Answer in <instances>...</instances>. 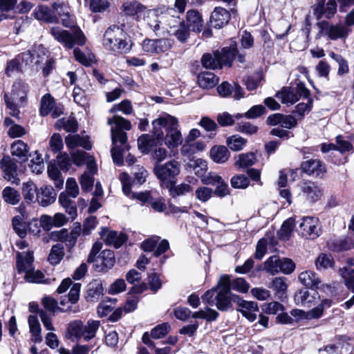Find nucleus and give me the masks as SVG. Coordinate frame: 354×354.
I'll return each mask as SVG.
<instances>
[{
  "mask_svg": "<svg viewBox=\"0 0 354 354\" xmlns=\"http://www.w3.org/2000/svg\"><path fill=\"white\" fill-rule=\"evenodd\" d=\"M152 126L153 134L158 140H162L165 129V145L169 148H175L182 144L183 137L178 129V121L176 118L169 114L160 116L152 122Z\"/></svg>",
  "mask_w": 354,
  "mask_h": 354,
  "instance_id": "1",
  "label": "nucleus"
},
{
  "mask_svg": "<svg viewBox=\"0 0 354 354\" xmlns=\"http://www.w3.org/2000/svg\"><path fill=\"white\" fill-rule=\"evenodd\" d=\"M107 122L109 125H113L111 131L112 142L114 147L111 150V156L115 164L122 165L123 164L122 155L123 148H120L116 145L118 142H120L122 145H124L125 148L128 149L127 145V136L122 130H130L131 129V124L130 121L120 115H114L113 118H109Z\"/></svg>",
  "mask_w": 354,
  "mask_h": 354,
  "instance_id": "2",
  "label": "nucleus"
},
{
  "mask_svg": "<svg viewBox=\"0 0 354 354\" xmlns=\"http://www.w3.org/2000/svg\"><path fill=\"white\" fill-rule=\"evenodd\" d=\"M62 21L63 26L73 28L68 31L59 27L52 28L50 34L55 39L68 49H72L75 45L84 46L86 44V38L79 27L73 26V21L71 16L68 14L64 15Z\"/></svg>",
  "mask_w": 354,
  "mask_h": 354,
  "instance_id": "3",
  "label": "nucleus"
},
{
  "mask_svg": "<svg viewBox=\"0 0 354 354\" xmlns=\"http://www.w3.org/2000/svg\"><path fill=\"white\" fill-rule=\"evenodd\" d=\"M102 45L109 53L126 54L132 47L131 41L127 32L120 26L113 25L109 27L104 33Z\"/></svg>",
  "mask_w": 354,
  "mask_h": 354,
  "instance_id": "4",
  "label": "nucleus"
},
{
  "mask_svg": "<svg viewBox=\"0 0 354 354\" xmlns=\"http://www.w3.org/2000/svg\"><path fill=\"white\" fill-rule=\"evenodd\" d=\"M33 261L34 257L32 251L17 252V270L19 273H26L25 279L27 281L30 283H42L44 282V275L39 270H32Z\"/></svg>",
  "mask_w": 354,
  "mask_h": 354,
  "instance_id": "5",
  "label": "nucleus"
},
{
  "mask_svg": "<svg viewBox=\"0 0 354 354\" xmlns=\"http://www.w3.org/2000/svg\"><path fill=\"white\" fill-rule=\"evenodd\" d=\"M153 171L161 186L170 187L171 183H176V176L180 172V164L177 160H172L162 165L156 164Z\"/></svg>",
  "mask_w": 354,
  "mask_h": 354,
  "instance_id": "6",
  "label": "nucleus"
},
{
  "mask_svg": "<svg viewBox=\"0 0 354 354\" xmlns=\"http://www.w3.org/2000/svg\"><path fill=\"white\" fill-rule=\"evenodd\" d=\"M218 291L216 295L215 305L220 310H227L231 307V301L237 302L236 295L231 293L230 277L229 275L221 276L218 283Z\"/></svg>",
  "mask_w": 354,
  "mask_h": 354,
  "instance_id": "7",
  "label": "nucleus"
},
{
  "mask_svg": "<svg viewBox=\"0 0 354 354\" xmlns=\"http://www.w3.org/2000/svg\"><path fill=\"white\" fill-rule=\"evenodd\" d=\"M319 28V35L327 36L331 40H337L346 37L349 30L341 24H332L327 21H322L317 24Z\"/></svg>",
  "mask_w": 354,
  "mask_h": 354,
  "instance_id": "8",
  "label": "nucleus"
},
{
  "mask_svg": "<svg viewBox=\"0 0 354 354\" xmlns=\"http://www.w3.org/2000/svg\"><path fill=\"white\" fill-rule=\"evenodd\" d=\"M298 230L304 237L310 239L317 238L321 234L319 219L315 217L303 218Z\"/></svg>",
  "mask_w": 354,
  "mask_h": 354,
  "instance_id": "9",
  "label": "nucleus"
},
{
  "mask_svg": "<svg viewBox=\"0 0 354 354\" xmlns=\"http://www.w3.org/2000/svg\"><path fill=\"white\" fill-rule=\"evenodd\" d=\"M115 262L113 252L110 250H104L97 255L92 263H93L96 271L106 272L113 267Z\"/></svg>",
  "mask_w": 354,
  "mask_h": 354,
  "instance_id": "10",
  "label": "nucleus"
},
{
  "mask_svg": "<svg viewBox=\"0 0 354 354\" xmlns=\"http://www.w3.org/2000/svg\"><path fill=\"white\" fill-rule=\"evenodd\" d=\"M326 0H317V3L313 6V14L317 19L322 17L330 19L337 12V3L335 0H328L326 10H324Z\"/></svg>",
  "mask_w": 354,
  "mask_h": 354,
  "instance_id": "11",
  "label": "nucleus"
},
{
  "mask_svg": "<svg viewBox=\"0 0 354 354\" xmlns=\"http://www.w3.org/2000/svg\"><path fill=\"white\" fill-rule=\"evenodd\" d=\"M300 187L304 197L308 202L315 203L319 201L322 196V192L321 189L314 182H302Z\"/></svg>",
  "mask_w": 354,
  "mask_h": 354,
  "instance_id": "12",
  "label": "nucleus"
},
{
  "mask_svg": "<svg viewBox=\"0 0 354 354\" xmlns=\"http://www.w3.org/2000/svg\"><path fill=\"white\" fill-rule=\"evenodd\" d=\"M4 177L12 183L19 185L20 180L17 177V165L10 156H4L0 162Z\"/></svg>",
  "mask_w": 354,
  "mask_h": 354,
  "instance_id": "13",
  "label": "nucleus"
},
{
  "mask_svg": "<svg viewBox=\"0 0 354 354\" xmlns=\"http://www.w3.org/2000/svg\"><path fill=\"white\" fill-rule=\"evenodd\" d=\"M237 299L239 306L238 310L247 318L249 321L252 322L257 317V313L259 312L258 304L255 301H248L241 299L239 296H235Z\"/></svg>",
  "mask_w": 354,
  "mask_h": 354,
  "instance_id": "14",
  "label": "nucleus"
},
{
  "mask_svg": "<svg viewBox=\"0 0 354 354\" xmlns=\"http://www.w3.org/2000/svg\"><path fill=\"white\" fill-rule=\"evenodd\" d=\"M143 17L145 21L156 35L163 37L162 15H158L156 11L151 10L147 11V16Z\"/></svg>",
  "mask_w": 354,
  "mask_h": 354,
  "instance_id": "15",
  "label": "nucleus"
},
{
  "mask_svg": "<svg viewBox=\"0 0 354 354\" xmlns=\"http://www.w3.org/2000/svg\"><path fill=\"white\" fill-rule=\"evenodd\" d=\"M303 171L310 176H322L326 172V167L323 162L318 159H310L301 164Z\"/></svg>",
  "mask_w": 354,
  "mask_h": 354,
  "instance_id": "16",
  "label": "nucleus"
},
{
  "mask_svg": "<svg viewBox=\"0 0 354 354\" xmlns=\"http://www.w3.org/2000/svg\"><path fill=\"white\" fill-rule=\"evenodd\" d=\"M101 238L108 245H113L115 248H119L126 241L127 236L124 234H118L115 231H109L106 227H102L100 232Z\"/></svg>",
  "mask_w": 354,
  "mask_h": 354,
  "instance_id": "17",
  "label": "nucleus"
},
{
  "mask_svg": "<svg viewBox=\"0 0 354 354\" xmlns=\"http://www.w3.org/2000/svg\"><path fill=\"white\" fill-rule=\"evenodd\" d=\"M123 12L126 15L133 17L139 20L145 16L147 7L137 1H127L122 5Z\"/></svg>",
  "mask_w": 354,
  "mask_h": 354,
  "instance_id": "18",
  "label": "nucleus"
},
{
  "mask_svg": "<svg viewBox=\"0 0 354 354\" xmlns=\"http://www.w3.org/2000/svg\"><path fill=\"white\" fill-rule=\"evenodd\" d=\"M230 19V14L226 9L216 7L211 15V26L215 28H221L227 24Z\"/></svg>",
  "mask_w": 354,
  "mask_h": 354,
  "instance_id": "19",
  "label": "nucleus"
},
{
  "mask_svg": "<svg viewBox=\"0 0 354 354\" xmlns=\"http://www.w3.org/2000/svg\"><path fill=\"white\" fill-rule=\"evenodd\" d=\"M171 12H174L173 10L162 14L163 37L178 28L184 21L179 15H174Z\"/></svg>",
  "mask_w": 354,
  "mask_h": 354,
  "instance_id": "20",
  "label": "nucleus"
},
{
  "mask_svg": "<svg viewBox=\"0 0 354 354\" xmlns=\"http://www.w3.org/2000/svg\"><path fill=\"white\" fill-rule=\"evenodd\" d=\"M339 274L344 279L346 288L354 292V259H348L346 265L339 269Z\"/></svg>",
  "mask_w": 354,
  "mask_h": 354,
  "instance_id": "21",
  "label": "nucleus"
},
{
  "mask_svg": "<svg viewBox=\"0 0 354 354\" xmlns=\"http://www.w3.org/2000/svg\"><path fill=\"white\" fill-rule=\"evenodd\" d=\"M56 194L51 186H42L37 192V201L43 207H47L53 203Z\"/></svg>",
  "mask_w": 354,
  "mask_h": 354,
  "instance_id": "22",
  "label": "nucleus"
},
{
  "mask_svg": "<svg viewBox=\"0 0 354 354\" xmlns=\"http://www.w3.org/2000/svg\"><path fill=\"white\" fill-rule=\"evenodd\" d=\"M318 293L316 291L310 292L306 289L299 290L295 294L294 301L296 305L310 306L315 301Z\"/></svg>",
  "mask_w": 354,
  "mask_h": 354,
  "instance_id": "23",
  "label": "nucleus"
},
{
  "mask_svg": "<svg viewBox=\"0 0 354 354\" xmlns=\"http://www.w3.org/2000/svg\"><path fill=\"white\" fill-rule=\"evenodd\" d=\"M299 281L306 287L318 289L322 286V281L317 274L311 270L302 272L299 275Z\"/></svg>",
  "mask_w": 354,
  "mask_h": 354,
  "instance_id": "24",
  "label": "nucleus"
},
{
  "mask_svg": "<svg viewBox=\"0 0 354 354\" xmlns=\"http://www.w3.org/2000/svg\"><path fill=\"white\" fill-rule=\"evenodd\" d=\"M65 143L66 147L70 149L82 147L86 150H90L92 147L88 137H82L78 134L66 136Z\"/></svg>",
  "mask_w": 354,
  "mask_h": 354,
  "instance_id": "25",
  "label": "nucleus"
},
{
  "mask_svg": "<svg viewBox=\"0 0 354 354\" xmlns=\"http://www.w3.org/2000/svg\"><path fill=\"white\" fill-rule=\"evenodd\" d=\"M218 77L209 71L201 72L197 76L198 84L202 88H212L218 84Z\"/></svg>",
  "mask_w": 354,
  "mask_h": 354,
  "instance_id": "26",
  "label": "nucleus"
},
{
  "mask_svg": "<svg viewBox=\"0 0 354 354\" xmlns=\"http://www.w3.org/2000/svg\"><path fill=\"white\" fill-rule=\"evenodd\" d=\"M58 201L71 220L74 221L77 216V205L75 201L63 194H59Z\"/></svg>",
  "mask_w": 354,
  "mask_h": 354,
  "instance_id": "27",
  "label": "nucleus"
},
{
  "mask_svg": "<svg viewBox=\"0 0 354 354\" xmlns=\"http://www.w3.org/2000/svg\"><path fill=\"white\" fill-rule=\"evenodd\" d=\"M194 32H201L203 26V21L200 12L195 10L187 12V25Z\"/></svg>",
  "mask_w": 354,
  "mask_h": 354,
  "instance_id": "28",
  "label": "nucleus"
},
{
  "mask_svg": "<svg viewBox=\"0 0 354 354\" xmlns=\"http://www.w3.org/2000/svg\"><path fill=\"white\" fill-rule=\"evenodd\" d=\"M218 50H216L213 54L207 53H204L201 59L202 66L207 69L215 70L222 68L220 59L218 57Z\"/></svg>",
  "mask_w": 354,
  "mask_h": 354,
  "instance_id": "29",
  "label": "nucleus"
},
{
  "mask_svg": "<svg viewBox=\"0 0 354 354\" xmlns=\"http://www.w3.org/2000/svg\"><path fill=\"white\" fill-rule=\"evenodd\" d=\"M28 146L21 140L15 141L11 145V153L23 162L28 160Z\"/></svg>",
  "mask_w": 354,
  "mask_h": 354,
  "instance_id": "30",
  "label": "nucleus"
},
{
  "mask_svg": "<svg viewBox=\"0 0 354 354\" xmlns=\"http://www.w3.org/2000/svg\"><path fill=\"white\" fill-rule=\"evenodd\" d=\"M102 295V285L98 280H93L88 285L86 299L87 301H97Z\"/></svg>",
  "mask_w": 354,
  "mask_h": 354,
  "instance_id": "31",
  "label": "nucleus"
},
{
  "mask_svg": "<svg viewBox=\"0 0 354 354\" xmlns=\"http://www.w3.org/2000/svg\"><path fill=\"white\" fill-rule=\"evenodd\" d=\"M269 287L274 291V295L277 298L282 300L286 297L288 288L286 278L274 277Z\"/></svg>",
  "mask_w": 354,
  "mask_h": 354,
  "instance_id": "32",
  "label": "nucleus"
},
{
  "mask_svg": "<svg viewBox=\"0 0 354 354\" xmlns=\"http://www.w3.org/2000/svg\"><path fill=\"white\" fill-rule=\"evenodd\" d=\"M210 156L216 163H224L230 158V151L225 146H214L210 150Z\"/></svg>",
  "mask_w": 354,
  "mask_h": 354,
  "instance_id": "33",
  "label": "nucleus"
},
{
  "mask_svg": "<svg viewBox=\"0 0 354 354\" xmlns=\"http://www.w3.org/2000/svg\"><path fill=\"white\" fill-rule=\"evenodd\" d=\"M276 97L281 100L283 104H293L299 100L297 94L295 90L290 87H284L281 91L276 94Z\"/></svg>",
  "mask_w": 354,
  "mask_h": 354,
  "instance_id": "34",
  "label": "nucleus"
},
{
  "mask_svg": "<svg viewBox=\"0 0 354 354\" xmlns=\"http://www.w3.org/2000/svg\"><path fill=\"white\" fill-rule=\"evenodd\" d=\"M158 141L156 138H152L149 134H143L138 138V145L142 152L147 153Z\"/></svg>",
  "mask_w": 354,
  "mask_h": 354,
  "instance_id": "35",
  "label": "nucleus"
},
{
  "mask_svg": "<svg viewBox=\"0 0 354 354\" xmlns=\"http://www.w3.org/2000/svg\"><path fill=\"white\" fill-rule=\"evenodd\" d=\"M256 162L255 154L252 152L241 153L236 158L235 166L245 168L253 165Z\"/></svg>",
  "mask_w": 354,
  "mask_h": 354,
  "instance_id": "36",
  "label": "nucleus"
},
{
  "mask_svg": "<svg viewBox=\"0 0 354 354\" xmlns=\"http://www.w3.org/2000/svg\"><path fill=\"white\" fill-rule=\"evenodd\" d=\"M48 174L54 181L55 185L57 189H60L63 187L64 178L62 176L59 168L55 163H51L48 166Z\"/></svg>",
  "mask_w": 354,
  "mask_h": 354,
  "instance_id": "37",
  "label": "nucleus"
},
{
  "mask_svg": "<svg viewBox=\"0 0 354 354\" xmlns=\"http://www.w3.org/2000/svg\"><path fill=\"white\" fill-rule=\"evenodd\" d=\"M236 53V49L234 47H225L221 51L218 50V57L221 59V64L223 67V65H228L231 66L232 62H233L235 55Z\"/></svg>",
  "mask_w": 354,
  "mask_h": 354,
  "instance_id": "38",
  "label": "nucleus"
},
{
  "mask_svg": "<svg viewBox=\"0 0 354 354\" xmlns=\"http://www.w3.org/2000/svg\"><path fill=\"white\" fill-rule=\"evenodd\" d=\"M28 88V87L27 84L21 81H17L12 86V91L10 97H13V100L17 99L22 102L25 99Z\"/></svg>",
  "mask_w": 354,
  "mask_h": 354,
  "instance_id": "39",
  "label": "nucleus"
},
{
  "mask_svg": "<svg viewBox=\"0 0 354 354\" xmlns=\"http://www.w3.org/2000/svg\"><path fill=\"white\" fill-rule=\"evenodd\" d=\"M295 225V218H289L287 220H286L283 223L280 230L277 233L279 238L283 241L288 240L292 234Z\"/></svg>",
  "mask_w": 354,
  "mask_h": 354,
  "instance_id": "40",
  "label": "nucleus"
},
{
  "mask_svg": "<svg viewBox=\"0 0 354 354\" xmlns=\"http://www.w3.org/2000/svg\"><path fill=\"white\" fill-rule=\"evenodd\" d=\"M12 227L14 232L21 239L27 234V224L19 216H15L12 219Z\"/></svg>",
  "mask_w": 354,
  "mask_h": 354,
  "instance_id": "41",
  "label": "nucleus"
},
{
  "mask_svg": "<svg viewBox=\"0 0 354 354\" xmlns=\"http://www.w3.org/2000/svg\"><path fill=\"white\" fill-rule=\"evenodd\" d=\"M37 188L35 183L29 180L23 184L22 194L24 200L27 203H32L34 201L35 194L37 195Z\"/></svg>",
  "mask_w": 354,
  "mask_h": 354,
  "instance_id": "42",
  "label": "nucleus"
},
{
  "mask_svg": "<svg viewBox=\"0 0 354 354\" xmlns=\"http://www.w3.org/2000/svg\"><path fill=\"white\" fill-rule=\"evenodd\" d=\"M116 301V298L105 297L97 308V313L102 317L106 316L114 309Z\"/></svg>",
  "mask_w": 354,
  "mask_h": 354,
  "instance_id": "43",
  "label": "nucleus"
},
{
  "mask_svg": "<svg viewBox=\"0 0 354 354\" xmlns=\"http://www.w3.org/2000/svg\"><path fill=\"white\" fill-rule=\"evenodd\" d=\"M189 28L186 26L185 21L181 23L178 28H174L168 35L175 36L181 43H185L189 37Z\"/></svg>",
  "mask_w": 354,
  "mask_h": 354,
  "instance_id": "44",
  "label": "nucleus"
},
{
  "mask_svg": "<svg viewBox=\"0 0 354 354\" xmlns=\"http://www.w3.org/2000/svg\"><path fill=\"white\" fill-rule=\"evenodd\" d=\"M247 143V140L239 135H233L227 138V147L233 151H241Z\"/></svg>",
  "mask_w": 354,
  "mask_h": 354,
  "instance_id": "45",
  "label": "nucleus"
},
{
  "mask_svg": "<svg viewBox=\"0 0 354 354\" xmlns=\"http://www.w3.org/2000/svg\"><path fill=\"white\" fill-rule=\"evenodd\" d=\"M281 258L277 255L269 257L264 263V269L271 274H275L280 272Z\"/></svg>",
  "mask_w": 354,
  "mask_h": 354,
  "instance_id": "46",
  "label": "nucleus"
},
{
  "mask_svg": "<svg viewBox=\"0 0 354 354\" xmlns=\"http://www.w3.org/2000/svg\"><path fill=\"white\" fill-rule=\"evenodd\" d=\"M175 184L171 183L170 187H166L169 189L170 196L173 198L186 194L192 190L191 185L189 184L181 183L178 185H175Z\"/></svg>",
  "mask_w": 354,
  "mask_h": 354,
  "instance_id": "47",
  "label": "nucleus"
},
{
  "mask_svg": "<svg viewBox=\"0 0 354 354\" xmlns=\"http://www.w3.org/2000/svg\"><path fill=\"white\" fill-rule=\"evenodd\" d=\"M55 100L53 97L48 93L45 94L41 99L40 102V114L42 116L48 115L52 111L54 105Z\"/></svg>",
  "mask_w": 354,
  "mask_h": 354,
  "instance_id": "48",
  "label": "nucleus"
},
{
  "mask_svg": "<svg viewBox=\"0 0 354 354\" xmlns=\"http://www.w3.org/2000/svg\"><path fill=\"white\" fill-rule=\"evenodd\" d=\"M4 201L11 205L17 204L21 198L18 191L10 187H6L2 192Z\"/></svg>",
  "mask_w": 354,
  "mask_h": 354,
  "instance_id": "49",
  "label": "nucleus"
},
{
  "mask_svg": "<svg viewBox=\"0 0 354 354\" xmlns=\"http://www.w3.org/2000/svg\"><path fill=\"white\" fill-rule=\"evenodd\" d=\"M34 15L36 19L48 22H53L55 18L49 8L45 6H38L34 11Z\"/></svg>",
  "mask_w": 354,
  "mask_h": 354,
  "instance_id": "50",
  "label": "nucleus"
},
{
  "mask_svg": "<svg viewBox=\"0 0 354 354\" xmlns=\"http://www.w3.org/2000/svg\"><path fill=\"white\" fill-rule=\"evenodd\" d=\"M64 255L63 245L57 243L52 247L48 256V261L51 264H57L63 259Z\"/></svg>",
  "mask_w": 354,
  "mask_h": 354,
  "instance_id": "51",
  "label": "nucleus"
},
{
  "mask_svg": "<svg viewBox=\"0 0 354 354\" xmlns=\"http://www.w3.org/2000/svg\"><path fill=\"white\" fill-rule=\"evenodd\" d=\"M80 193L79 186L73 178H69L66 183V189L64 192H61L66 195L68 198H75Z\"/></svg>",
  "mask_w": 354,
  "mask_h": 354,
  "instance_id": "52",
  "label": "nucleus"
},
{
  "mask_svg": "<svg viewBox=\"0 0 354 354\" xmlns=\"http://www.w3.org/2000/svg\"><path fill=\"white\" fill-rule=\"evenodd\" d=\"M333 264V258L330 254H321L315 261V266L317 270H325L331 268Z\"/></svg>",
  "mask_w": 354,
  "mask_h": 354,
  "instance_id": "53",
  "label": "nucleus"
},
{
  "mask_svg": "<svg viewBox=\"0 0 354 354\" xmlns=\"http://www.w3.org/2000/svg\"><path fill=\"white\" fill-rule=\"evenodd\" d=\"M57 128H62L67 132H75L77 130L78 124L74 118H62L57 121Z\"/></svg>",
  "mask_w": 354,
  "mask_h": 354,
  "instance_id": "54",
  "label": "nucleus"
},
{
  "mask_svg": "<svg viewBox=\"0 0 354 354\" xmlns=\"http://www.w3.org/2000/svg\"><path fill=\"white\" fill-rule=\"evenodd\" d=\"M332 304L330 299H324L315 308L308 312V317L313 319H317L322 317L323 312L326 308H330Z\"/></svg>",
  "mask_w": 354,
  "mask_h": 354,
  "instance_id": "55",
  "label": "nucleus"
},
{
  "mask_svg": "<svg viewBox=\"0 0 354 354\" xmlns=\"http://www.w3.org/2000/svg\"><path fill=\"white\" fill-rule=\"evenodd\" d=\"M330 57L338 64L337 74L343 75L348 73V65L347 61L342 55L335 54L333 52L330 53Z\"/></svg>",
  "mask_w": 354,
  "mask_h": 354,
  "instance_id": "56",
  "label": "nucleus"
},
{
  "mask_svg": "<svg viewBox=\"0 0 354 354\" xmlns=\"http://www.w3.org/2000/svg\"><path fill=\"white\" fill-rule=\"evenodd\" d=\"M250 185V179L244 174H237L231 178V185L235 189H245Z\"/></svg>",
  "mask_w": 354,
  "mask_h": 354,
  "instance_id": "57",
  "label": "nucleus"
},
{
  "mask_svg": "<svg viewBox=\"0 0 354 354\" xmlns=\"http://www.w3.org/2000/svg\"><path fill=\"white\" fill-rule=\"evenodd\" d=\"M80 183L81 185L83 192H88L91 190L94 183V177L88 172H84L80 178Z\"/></svg>",
  "mask_w": 354,
  "mask_h": 354,
  "instance_id": "58",
  "label": "nucleus"
},
{
  "mask_svg": "<svg viewBox=\"0 0 354 354\" xmlns=\"http://www.w3.org/2000/svg\"><path fill=\"white\" fill-rule=\"evenodd\" d=\"M249 288V283L243 278H237L232 281H230V290L245 293L248 291Z\"/></svg>",
  "mask_w": 354,
  "mask_h": 354,
  "instance_id": "59",
  "label": "nucleus"
},
{
  "mask_svg": "<svg viewBox=\"0 0 354 354\" xmlns=\"http://www.w3.org/2000/svg\"><path fill=\"white\" fill-rule=\"evenodd\" d=\"M118 111L122 112L125 115L131 114L133 107L131 101L128 100H122L120 103L115 104L110 110V112L115 113Z\"/></svg>",
  "mask_w": 354,
  "mask_h": 354,
  "instance_id": "60",
  "label": "nucleus"
},
{
  "mask_svg": "<svg viewBox=\"0 0 354 354\" xmlns=\"http://www.w3.org/2000/svg\"><path fill=\"white\" fill-rule=\"evenodd\" d=\"M148 284L150 290L154 293L159 290L162 285L160 276L156 272L148 275Z\"/></svg>",
  "mask_w": 354,
  "mask_h": 354,
  "instance_id": "61",
  "label": "nucleus"
},
{
  "mask_svg": "<svg viewBox=\"0 0 354 354\" xmlns=\"http://www.w3.org/2000/svg\"><path fill=\"white\" fill-rule=\"evenodd\" d=\"M284 307L277 301H272L262 306V310L267 314L276 315L279 312H283Z\"/></svg>",
  "mask_w": 354,
  "mask_h": 354,
  "instance_id": "62",
  "label": "nucleus"
},
{
  "mask_svg": "<svg viewBox=\"0 0 354 354\" xmlns=\"http://www.w3.org/2000/svg\"><path fill=\"white\" fill-rule=\"evenodd\" d=\"M236 129L241 133L252 135L257 132L258 127L250 122H245L238 123L236 126Z\"/></svg>",
  "mask_w": 354,
  "mask_h": 354,
  "instance_id": "63",
  "label": "nucleus"
},
{
  "mask_svg": "<svg viewBox=\"0 0 354 354\" xmlns=\"http://www.w3.org/2000/svg\"><path fill=\"white\" fill-rule=\"evenodd\" d=\"M132 170L135 181H136L140 185L144 183L146 181L148 172L143 167L136 165L133 167Z\"/></svg>",
  "mask_w": 354,
  "mask_h": 354,
  "instance_id": "64",
  "label": "nucleus"
}]
</instances>
